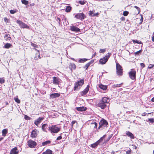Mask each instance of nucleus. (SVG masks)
I'll list each match as a JSON object with an SVG mask.
<instances>
[{"label":"nucleus","mask_w":154,"mask_h":154,"mask_svg":"<svg viewBox=\"0 0 154 154\" xmlns=\"http://www.w3.org/2000/svg\"><path fill=\"white\" fill-rule=\"evenodd\" d=\"M122 83H121L119 84L114 85H113V88L119 87H120L122 85Z\"/></svg>","instance_id":"obj_37"},{"label":"nucleus","mask_w":154,"mask_h":154,"mask_svg":"<svg viewBox=\"0 0 154 154\" xmlns=\"http://www.w3.org/2000/svg\"><path fill=\"white\" fill-rule=\"evenodd\" d=\"M72 9L71 7L69 6H67L66 7V11L67 12H69Z\"/></svg>","instance_id":"obj_30"},{"label":"nucleus","mask_w":154,"mask_h":154,"mask_svg":"<svg viewBox=\"0 0 154 154\" xmlns=\"http://www.w3.org/2000/svg\"><path fill=\"white\" fill-rule=\"evenodd\" d=\"M69 66L70 68L73 69H75L76 68V66L74 63H70Z\"/></svg>","instance_id":"obj_32"},{"label":"nucleus","mask_w":154,"mask_h":154,"mask_svg":"<svg viewBox=\"0 0 154 154\" xmlns=\"http://www.w3.org/2000/svg\"><path fill=\"white\" fill-rule=\"evenodd\" d=\"M21 2L23 4L26 5L28 4L29 3L28 1H26V0H21Z\"/></svg>","instance_id":"obj_36"},{"label":"nucleus","mask_w":154,"mask_h":154,"mask_svg":"<svg viewBox=\"0 0 154 154\" xmlns=\"http://www.w3.org/2000/svg\"><path fill=\"white\" fill-rule=\"evenodd\" d=\"M142 49H141L139 51L135 52L134 54L135 56L139 55L140 54L142 53Z\"/></svg>","instance_id":"obj_34"},{"label":"nucleus","mask_w":154,"mask_h":154,"mask_svg":"<svg viewBox=\"0 0 154 154\" xmlns=\"http://www.w3.org/2000/svg\"><path fill=\"white\" fill-rule=\"evenodd\" d=\"M99 14L98 13H96L95 14H94L93 15V17L95 16H97Z\"/></svg>","instance_id":"obj_57"},{"label":"nucleus","mask_w":154,"mask_h":154,"mask_svg":"<svg viewBox=\"0 0 154 154\" xmlns=\"http://www.w3.org/2000/svg\"><path fill=\"white\" fill-rule=\"evenodd\" d=\"M62 136H60L57 138V140H61L62 139Z\"/></svg>","instance_id":"obj_54"},{"label":"nucleus","mask_w":154,"mask_h":154,"mask_svg":"<svg viewBox=\"0 0 154 154\" xmlns=\"http://www.w3.org/2000/svg\"><path fill=\"white\" fill-rule=\"evenodd\" d=\"M97 106L100 107L102 109H103L106 107L107 105L106 104L104 103H103V102L100 100L98 103Z\"/></svg>","instance_id":"obj_10"},{"label":"nucleus","mask_w":154,"mask_h":154,"mask_svg":"<svg viewBox=\"0 0 154 154\" xmlns=\"http://www.w3.org/2000/svg\"><path fill=\"white\" fill-rule=\"evenodd\" d=\"M126 134L127 136L130 137L131 139H134V137L133 134L129 131H126Z\"/></svg>","instance_id":"obj_18"},{"label":"nucleus","mask_w":154,"mask_h":154,"mask_svg":"<svg viewBox=\"0 0 154 154\" xmlns=\"http://www.w3.org/2000/svg\"><path fill=\"white\" fill-rule=\"evenodd\" d=\"M15 101L17 103H20V100L17 98H14Z\"/></svg>","instance_id":"obj_44"},{"label":"nucleus","mask_w":154,"mask_h":154,"mask_svg":"<svg viewBox=\"0 0 154 154\" xmlns=\"http://www.w3.org/2000/svg\"><path fill=\"white\" fill-rule=\"evenodd\" d=\"M60 79L57 77H53V83L56 85L59 84L60 82Z\"/></svg>","instance_id":"obj_16"},{"label":"nucleus","mask_w":154,"mask_h":154,"mask_svg":"<svg viewBox=\"0 0 154 154\" xmlns=\"http://www.w3.org/2000/svg\"><path fill=\"white\" fill-rule=\"evenodd\" d=\"M94 124L95 125V126L94 127V128H96L97 126V123L96 122H95L94 123Z\"/></svg>","instance_id":"obj_58"},{"label":"nucleus","mask_w":154,"mask_h":154,"mask_svg":"<svg viewBox=\"0 0 154 154\" xmlns=\"http://www.w3.org/2000/svg\"><path fill=\"white\" fill-rule=\"evenodd\" d=\"M5 39L7 41H10L11 39V38L10 36V35L9 34H6L4 36Z\"/></svg>","instance_id":"obj_24"},{"label":"nucleus","mask_w":154,"mask_h":154,"mask_svg":"<svg viewBox=\"0 0 154 154\" xmlns=\"http://www.w3.org/2000/svg\"><path fill=\"white\" fill-rule=\"evenodd\" d=\"M31 45L34 48H38V45H36V44L31 43Z\"/></svg>","instance_id":"obj_38"},{"label":"nucleus","mask_w":154,"mask_h":154,"mask_svg":"<svg viewBox=\"0 0 154 154\" xmlns=\"http://www.w3.org/2000/svg\"><path fill=\"white\" fill-rule=\"evenodd\" d=\"M130 78L132 80H134L136 79V71L134 69H131L129 72Z\"/></svg>","instance_id":"obj_6"},{"label":"nucleus","mask_w":154,"mask_h":154,"mask_svg":"<svg viewBox=\"0 0 154 154\" xmlns=\"http://www.w3.org/2000/svg\"><path fill=\"white\" fill-rule=\"evenodd\" d=\"M108 100V99L107 97H104L103 98L102 100H101L103 102L105 103V104H106L108 103L107 100Z\"/></svg>","instance_id":"obj_28"},{"label":"nucleus","mask_w":154,"mask_h":154,"mask_svg":"<svg viewBox=\"0 0 154 154\" xmlns=\"http://www.w3.org/2000/svg\"><path fill=\"white\" fill-rule=\"evenodd\" d=\"M19 151L17 150V147L12 149L11 151L10 154H17Z\"/></svg>","instance_id":"obj_17"},{"label":"nucleus","mask_w":154,"mask_h":154,"mask_svg":"<svg viewBox=\"0 0 154 154\" xmlns=\"http://www.w3.org/2000/svg\"><path fill=\"white\" fill-rule=\"evenodd\" d=\"M88 60V59L86 58H82L79 61V62L80 63H83L85 62L86 61Z\"/></svg>","instance_id":"obj_33"},{"label":"nucleus","mask_w":154,"mask_h":154,"mask_svg":"<svg viewBox=\"0 0 154 154\" xmlns=\"http://www.w3.org/2000/svg\"><path fill=\"white\" fill-rule=\"evenodd\" d=\"M96 55V53H95L93 55V56H95Z\"/></svg>","instance_id":"obj_61"},{"label":"nucleus","mask_w":154,"mask_h":154,"mask_svg":"<svg viewBox=\"0 0 154 154\" xmlns=\"http://www.w3.org/2000/svg\"><path fill=\"white\" fill-rule=\"evenodd\" d=\"M2 135L4 137H5L8 133V130L6 129H4L2 130Z\"/></svg>","instance_id":"obj_26"},{"label":"nucleus","mask_w":154,"mask_h":154,"mask_svg":"<svg viewBox=\"0 0 154 154\" xmlns=\"http://www.w3.org/2000/svg\"><path fill=\"white\" fill-rule=\"evenodd\" d=\"M140 65L143 68L145 66V65L143 63H141Z\"/></svg>","instance_id":"obj_55"},{"label":"nucleus","mask_w":154,"mask_h":154,"mask_svg":"<svg viewBox=\"0 0 154 154\" xmlns=\"http://www.w3.org/2000/svg\"><path fill=\"white\" fill-rule=\"evenodd\" d=\"M99 87L101 89L104 90H106L107 88V86L103 85L102 84H100L99 85Z\"/></svg>","instance_id":"obj_22"},{"label":"nucleus","mask_w":154,"mask_h":154,"mask_svg":"<svg viewBox=\"0 0 154 154\" xmlns=\"http://www.w3.org/2000/svg\"><path fill=\"white\" fill-rule=\"evenodd\" d=\"M56 20L58 22V23L59 25L60 24V19L59 17H57L56 18Z\"/></svg>","instance_id":"obj_48"},{"label":"nucleus","mask_w":154,"mask_h":154,"mask_svg":"<svg viewBox=\"0 0 154 154\" xmlns=\"http://www.w3.org/2000/svg\"><path fill=\"white\" fill-rule=\"evenodd\" d=\"M38 132V131L36 129L33 130L31 132V137L32 138L35 137L37 135Z\"/></svg>","instance_id":"obj_15"},{"label":"nucleus","mask_w":154,"mask_h":154,"mask_svg":"<svg viewBox=\"0 0 154 154\" xmlns=\"http://www.w3.org/2000/svg\"><path fill=\"white\" fill-rule=\"evenodd\" d=\"M151 101L152 102H154V97L152 99Z\"/></svg>","instance_id":"obj_60"},{"label":"nucleus","mask_w":154,"mask_h":154,"mask_svg":"<svg viewBox=\"0 0 154 154\" xmlns=\"http://www.w3.org/2000/svg\"><path fill=\"white\" fill-rule=\"evenodd\" d=\"M89 90V85H88L85 89L81 93V94L82 96H84L88 92Z\"/></svg>","instance_id":"obj_12"},{"label":"nucleus","mask_w":154,"mask_h":154,"mask_svg":"<svg viewBox=\"0 0 154 154\" xmlns=\"http://www.w3.org/2000/svg\"><path fill=\"white\" fill-rule=\"evenodd\" d=\"M60 95V94L56 93L50 94V97L52 98H56L57 97H59Z\"/></svg>","instance_id":"obj_19"},{"label":"nucleus","mask_w":154,"mask_h":154,"mask_svg":"<svg viewBox=\"0 0 154 154\" xmlns=\"http://www.w3.org/2000/svg\"><path fill=\"white\" fill-rule=\"evenodd\" d=\"M35 49L36 51H37L38 52V53H37L36 54V57H37L38 58L40 59L41 58V57H40V54L39 53V51L38 50H37L35 48Z\"/></svg>","instance_id":"obj_35"},{"label":"nucleus","mask_w":154,"mask_h":154,"mask_svg":"<svg viewBox=\"0 0 154 154\" xmlns=\"http://www.w3.org/2000/svg\"><path fill=\"white\" fill-rule=\"evenodd\" d=\"M152 41L153 42H154V36L153 35L152 38Z\"/></svg>","instance_id":"obj_59"},{"label":"nucleus","mask_w":154,"mask_h":154,"mask_svg":"<svg viewBox=\"0 0 154 154\" xmlns=\"http://www.w3.org/2000/svg\"><path fill=\"white\" fill-rule=\"evenodd\" d=\"M115 152H114V151H112V153H112V154H114L115 153Z\"/></svg>","instance_id":"obj_63"},{"label":"nucleus","mask_w":154,"mask_h":154,"mask_svg":"<svg viewBox=\"0 0 154 154\" xmlns=\"http://www.w3.org/2000/svg\"><path fill=\"white\" fill-rule=\"evenodd\" d=\"M44 119V118H43L39 117L38 119H37L35 121V124L36 125L38 126V125Z\"/></svg>","instance_id":"obj_14"},{"label":"nucleus","mask_w":154,"mask_h":154,"mask_svg":"<svg viewBox=\"0 0 154 154\" xmlns=\"http://www.w3.org/2000/svg\"><path fill=\"white\" fill-rule=\"evenodd\" d=\"M10 12L11 14H13L17 12V10H11L10 11Z\"/></svg>","instance_id":"obj_40"},{"label":"nucleus","mask_w":154,"mask_h":154,"mask_svg":"<svg viewBox=\"0 0 154 154\" xmlns=\"http://www.w3.org/2000/svg\"><path fill=\"white\" fill-rule=\"evenodd\" d=\"M154 66V65H152V64H150L148 66V68L149 69H151Z\"/></svg>","instance_id":"obj_51"},{"label":"nucleus","mask_w":154,"mask_h":154,"mask_svg":"<svg viewBox=\"0 0 154 154\" xmlns=\"http://www.w3.org/2000/svg\"><path fill=\"white\" fill-rule=\"evenodd\" d=\"M116 73L119 76H121L123 74V69L122 66L118 63H116Z\"/></svg>","instance_id":"obj_4"},{"label":"nucleus","mask_w":154,"mask_h":154,"mask_svg":"<svg viewBox=\"0 0 154 154\" xmlns=\"http://www.w3.org/2000/svg\"><path fill=\"white\" fill-rule=\"evenodd\" d=\"M131 152V150L130 149H129L127 150L126 152V153L127 154H130Z\"/></svg>","instance_id":"obj_49"},{"label":"nucleus","mask_w":154,"mask_h":154,"mask_svg":"<svg viewBox=\"0 0 154 154\" xmlns=\"http://www.w3.org/2000/svg\"><path fill=\"white\" fill-rule=\"evenodd\" d=\"M17 23L19 24L20 27L23 28L28 29L29 28V26L27 25L26 24L22 22V21L19 20H17L16 21Z\"/></svg>","instance_id":"obj_7"},{"label":"nucleus","mask_w":154,"mask_h":154,"mask_svg":"<svg viewBox=\"0 0 154 154\" xmlns=\"http://www.w3.org/2000/svg\"><path fill=\"white\" fill-rule=\"evenodd\" d=\"M129 14V12L127 11H125L123 12V15L124 16H126L128 15Z\"/></svg>","instance_id":"obj_43"},{"label":"nucleus","mask_w":154,"mask_h":154,"mask_svg":"<svg viewBox=\"0 0 154 154\" xmlns=\"http://www.w3.org/2000/svg\"><path fill=\"white\" fill-rule=\"evenodd\" d=\"M49 130L51 133H58L60 130V128L57 127L56 125H53L51 126L48 127Z\"/></svg>","instance_id":"obj_2"},{"label":"nucleus","mask_w":154,"mask_h":154,"mask_svg":"<svg viewBox=\"0 0 154 154\" xmlns=\"http://www.w3.org/2000/svg\"><path fill=\"white\" fill-rule=\"evenodd\" d=\"M71 59L73 60H75V59L73 58H71Z\"/></svg>","instance_id":"obj_64"},{"label":"nucleus","mask_w":154,"mask_h":154,"mask_svg":"<svg viewBox=\"0 0 154 154\" xmlns=\"http://www.w3.org/2000/svg\"><path fill=\"white\" fill-rule=\"evenodd\" d=\"M76 122V121H72L71 122L72 124V128L73 127V125Z\"/></svg>","instance_id":"obj_52"},{"label":"nucleus","mask_w":154,"mask_h":154,"mask_svg":"<svg viewBox=\"0 0 154 154\" xmlns=\"http://www.w3.org/2000/svg\"><path fill=\"white\" fill-rule=\"evenodd\" d=\"M24 119L26 120H30L31 119V118L26 115L24 116Z\"/></svg>","instance_id":"obj_42"},{"label":"nucleus","mask_w":154,"mask_h":154,"mask_svg":"<svg viewBox=\"0 0 154 154\" xmlns=\"http://www.w3.org/2000/svg\"><path fill=\"white\" fill-rule=\"evenodd\" d=\"M4 21L7 23L9 22V20L6 17L4 18Z\"/></svg>","instance_id":"obj_46"},{"label":"nucleus","mask_w":154,"mask_h":154,"mask_svg":"<svg viewBox=\"0 0 154 154\" xmlns=\"http://www.w3.org/2000/svg\"><path fill=\"white\" fill-rule=\"evenodd\" d=\"M132 41L133 42L134 44L136 43H137V44H142V46L143 45V44H142V42L140 41H138L137 40H132Z\"/></svg>","instance_id":"obj_29"},{"label":"nucleus","mask_w":154,"mask_h":154,"mask_svg":"<svg viewBox=\"0 0 154 154\" xmlns=\"http://www.w3.org/2000/svg\"><path fill=\"white\" fill-rule=\"evenodd\" d=\"M70 29L72 31L76 32H79L80 31V29L73 26H70Z\"/></svg>","instance_id":"obj_13"},{"label":"nucleus","mask_w":154,"mask_h":154,"mask_svg":"<svg viewBox=\"0 0 154 154\" xmlns=\"http://www.w3.org/2000/svg\"><path fill=\"white\" fill-rule=\"evenodd\" d=\"M148 120L151 122H154V119L152 118L149 119Z\"/></svg>","instance_id":"obj_53"},{"label":"nucleus","mask_w":154,"mask_h":154,"mask_svg":"<svg viewBox=\"0 0 154 154\" xmlns=\"http://www.w3.org/2000/svg\"><path fill=\"white\" fill-rule=\"evenodd\" d=\"M93 62V61H91L90 62L87 63L84 66V68H85L86 69H87L88 67L90 66Z\"/></svg>","instance_id":"obj_25"},{"label":"nucleus","mask_w":154,"mask_h":154,"mask_svg":"<svg viewBox=\"0 0 154 154\" xmlns=\"http://www.w3.org/2000/svg\"><path fill=\"white\" fill-rule=\"evenodd\" d=\"M79 3L82 5H83L85 3V2L84 1H79Z\"/></svg>","instance_id":"obj_45"},{"label":"nucleus","mask_w":154,"mask_h":154,"mask_svg":"<svg viewBox=\"0 0 154 154\" xmlns=\"http://www.w3.org/2000/svg\"><path fill=\"white\" fill-rule=\"evenodd\" d=\"M48 125L47 124H43L42 126V130L45 132H47L46 128H48Z\"/></svg>","instance_id":"obj_21"},{"label":"nucleus","mask_w":154,"mask_h":154,"mask_svg":"<svg viewBox=\"0 0 154 154\" xmlns=\"http://www.w3.org/2000/svg\"><path fill=\"white\" fill-rule=\"evenodd\" d=\"M27 143L28 146L30 148H34L37 145L35 142L31 140H28Z\"/></svg>","instance_id":"obj_8"},{"label":"nucleus","mask_w":154,"mask_h":154,"mask_svg":"<svg viewBox=\"0 0 154 154\" xmlns=\"http://www.w3.org/2000/svg\"><path fill=\"white\" fill-rule=\"evenodd\" d=\"M12 46V45L10 43H6L4 46V47L5 48H10L11 47V46Z\"/></svg>","instance_id":"obj_31"},{"label":"nucleus","mask_w":154,"mask_h":154,"mask_svg":"<svg viewBox=\"0 0 154 154\" xmlns=\"http://www.w3.org/2000/svg\"><path fill=\"white\" fill-rule=\"evenodd\" d=\"M52 153L53 152L51 150L48 149L45 152H43L42 154H52Z\"/></svg>","instance_id":"obj_23"},{"label":"nucleus","mask_w":154,"mask_h":154,"mask_svg":"<svg viewBox=\"0 0 154 154\" xmlns=\"http://www.w3.org/2000/svg\"><path fill=\"white\" fill-rule=\"evenodd\" d=\"M51 143V141L50 140H48L45 142H44L42 143V146H45L47 145L48 144H50Z\"/></svg>","instance_id":"obj_27"},{"label":"nucleus","mask_w":154,"mask_h":154,"mask_svg":"<svg viewBox=\"0 0 154 154\" xmlns=\"http://www.w3.org/2000/svg\"><path fill=\"white\" fill-rule=\"evenodd\" d=\"M121 20L122 21H124L125 20V17H122L121 18Z\"/></svg>","instance_id":"obj_56"},{"label":"nucleus","mask_w":154,"mask_h":154,"mask_svg":"<svg viewBox=\"0 0 154 154\" xmlns=\"http://www.w3.org/2000/svg\"><path fill=\"white\" fill-rule=\"evenodd\" d=\"M111 55V53H108L106 55L105 57L100 59L99 61L100 63L101 64H105L108 61Z\"/></svg>","instance_id":"obj_3"},{"label":"nucleus","mask_w":154,"mask_h":154,"mask_svg":"<svg viewBox=\"0 0 154 154\" xmlns=\"http://www.w3.org/2000/svg\"><path fill=\"white\" fill-rule=\"evenodd\" d=\"M108 125L107 122L105 119H102L100 122L99 126L98 129H100L101 128L102 129L105 127H107Z\"/></svg>","instance_id":"obj_5"},{"label":"nucleus","mask_w":154,"mask_h":154,"mask_svg":"<svg viewBox=\"0 0 154 154\" xmlns=\"http://www.w3.org/2000/svg\"><path fill=\"white\" fill-rule=\"evenodd\" d=\"M3 138L2 137L0 138V141H1V140H2Z\"/></svg>","instance_id":"obj_62"},{"label":"nucleus","mask_w":154,"mask_h":154,"mask_svg":"<svg viewBox=\"0 0 154 154\" xmlns=\"http://www.w3.org/2000/svg\"><path fill=\"white\" fill-rule=\"evenodd\" d=\"M75 17L77 19H78L81 20L84 19L86 17L85 15L83 13H79L76 14Z\"/></svg>","instance_id":"obj_9"},{"label":"nucleus","mask_w":154,"mask_h":154,"mask_svg":"<svg viewBox=\"0 0 154 154\" xmlns=\"http://www.w3.org/2000/svg\"><path fill=\"white\" fill-rule=\"evenodd\" d=\"M76 109L79 111H85L86 110L87 108L84 106L76 107Z\"/></svg>","instance_id":"obj_20"},{"label":"nucleus","mask_w":154,"mask_h":154,"mask_svg":"<svg viewBox=\"0 0 154 154\" xmlns=\"http://www.w3.org/2000/svg\"><path fill=\"white\" fill-rule=\"evenodd\" d=\"M5 82V79L3 78H0V83L3 84Z\"/></svg>","instance_id":"obj_39"},{"label":"nucleus","mask_w":154,"mask_h":154,"mask_svg":"<svg viewBox=\"0 0 154 154\" xmlns=\"http://www.w3.org/2000/svg\"><path fill=\"white\" fill-rule=\"evenodd\" d=\"M134 7L136 8L138 11V13H139L140 12V8L136 6H134Z\"/></svg>","instance_id":"obj_47"},{"label":"nucleus","mask_w":154,"mask_h":154,"mask_svg":"<svg viewBox=\"0 0 154 154\" xmlns=\"http://www.w3.org/2000/svg\"><path fill=\"white\" fill-rule=\"evenodd\" d=\"M104 136V135L103 137H101L100 139L98 140L97 142L93 144H91V146L93 148H94L96 147L100 143V142L103 140V138Z\"/></svg>","instance_id":"obj_11"},{"label":"nucleus","mask_w":154,"mask_h":154,"mask_svg":"<svg viewBox=\"0 0 154 154\" xmlns=\"http://www.w3.org/2000/svg\"><path fill=\"white\" fill-rule=\"evenodd\" d=\"M84 84V80L83 79L80 80L78 81L77 82L75 83V85L74 87V90L77 91Z\"/></svg>","instance_id":"obj_1"},{"label":"nucleus","mask_w":154,"mask_h":154,"mask_svg":"<svg viewBox=\"0 0 154 154\" xmlns=\"http://www.w3.org/2000/svg\"><path fill=\"white\" fill-rule=\"evenodd\" d=\"M106 51V49H100L99 51L100 53H104Z\"/></svg>","instance_id":"obj_41"},{"label":"nucleus","mask_w":154,"mask_h":154,"mask_svg":"<svg viewBox=\"0 0 154 154\" xmlns=\"http://www.w3.org/2000/svg\"><path fill=\"white\" fill-rule=\"evenodd\" d=\"M89 14L90 16L93 17V15L94 14L93 12L92 11H90L89 12Z\"/></svg>","instance_id":"obj_50"}]
</instances>
